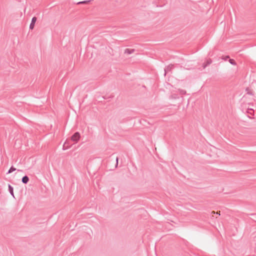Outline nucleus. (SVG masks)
<instances>
[{"label":"nucleus","instance_id":"nucleus-5","mask_svg":"<svg viewBox=\"0 0 256 256\" xmlns=\"http://www.w3.org/2000/svg\"><path fill=\"white\" fill-rule=\"evenodd\" d=\"M174 68L173 64H169L164 68V76L166 75V72L170 71Z\"/></svg>","mask_w":256,"mask_h":256},{"label":"nucleus","instance_id":"nucleus-9","mask_svg":"<svg viewBox=\"0 0 256 256\" xmlns=\"http://www.w3.org/2000/svg\"><path fill=\"white\" fill-rule=\"evenodd\" d=\"M247 112L251 114L252 116L254 115V110L253 108H250V106H248L247 108Z\"/></svg>","mask_w":256,"mask_h":256},{"label":"nucleus","instance_id":"nucleus-11","mask_svg":"<svg viewBox=\"0 0 256 256\" xmlns=\"http://www.w3.org/2000/svg\"><path fill=\"white\" fill-rule=\"evenodd\" d=\"M16 170V168H14L13 166H12L9 169L7 174H10V173L15 171Z\"/></svg>","mask_w":256,"mask_h":256},{"label":"nucleus","instance_id":"nucleus-10","mask_svg":"<svg viewBox=\"0 0 256 256\" xmlns=\"http://www.w3.org/2000/svg\"><path fill=\"white\" fill-rule=\"evenodd\" d=\"M212 62V60L210 59L207 60L206 64H204L203 67L205 68L208 65H210Z\"/></svg>","mask_w":256,"mask_h":256},{"label":"nucleus","instance_id":"nucleus-17","mask_svg":"<svg viewBox=\"0 0 256 256\" xmlns=\"http://www.w3.org/2000/svg\"><path fill=\"white\" fill-rule=\"evenodd\" d=\"M220 212H212V213H214V214H218V216H220Z\"/></svg>","mask_w":256,"mask_h":256},{"label":"nucleus","instance_id":"nucleus-15","mask_svg":"<svg viewBox=\"0 0 256 256\" xmlns=\"http://www.w3.org/2000/svg\"><path fill=\"white\" fill-rule=\"evenodd\" d=\"M246 90L248 92H247V94H246V96H252V95H253L252 92H250V91H249V89H248V88H247L246 89Z\"/></svg>","mask_w":256,"mask_h":256},{"label":"nucleus","instance_id":"nucleus-16","mask_svg":"<svg viewBox=\"0 0 256 256\" xmlns=\"http://www.w3.org/2000/svg\"><path fill=\"white\" fill-rule=\"evenodd\" d=\"M222 58L224 60H226L230 58V56H222Z\"/></svg>","mask_w":256,"mask_h":256},{"label":"nucleus","instance_id":"nucleus-1","mask_svg":"<svg viewBox=\"0 0 256 256\" xmlns=\"http://www.w3.org/2000/svg\"><path fill=\"white\" fill-rule=\"evenodd\" d=\"M243 102L245 104H248V106H250L252 104L253 102L254 101V98H248V96L244 95L242 98Z\"/></svg>","mask_w":256,"mask_h":256},{"label":"nucleus","instance_id":"nucleus-2","mask_svg":"<svg viewBox=\"0 0 256 256\" xmlns=\"http://www.w3.org/2000/svg\"><path fill=\"white\" fill-rule=\"evenodd\" d=\"M80 137V135L79 132H76L72 136H71V140L74 142H77Z\"/></svg>","mask_w":256,"mask_h":256},{"label":"nucleus","instance_id":"nucleus-14","mask_svg":"<svg viewBox=\"0 0 256 256\" xmlns=\"http://www.w3.org/2000/svg\"><path fill=\"white\" fill-rule=\"evenodd\" d=\"M91 1V0H84V1H82V2H78L77 3L78 4H88V3L89 2H90Z\"/></svg>","mask_w":256,"mask_h":256},{"label":"nucleus","instance_id":"nucleus-6","mask_svg":"<svg viewBox=\"0 0 256 256\" xmlns=\"http://www.w3.org/2000/svg\"><path fill=\"white\" fill-rule=\"evenodd\" d=\"M135 50H136L134 49L126 48L124 50V53L125 54H130L134 53L135 52Z\"/></svg>","mask_w":256,"mask_h":256},{"label":"nucleus","instance_id":"nucleus-12","mask_svg":"<svg viewBox=\"0 0 256 256\" xmlns=\"http://www.w3.org/2000/svg\"><path fill=\"white\" fill-rule=\"evenodd\" d=\"M229 62L230 64L234 65V66H236V62H235V60H234V59H230V58L229 59Z\"/></svg>","mask_w":256,"mask_h":256},{"label":"nucleus","instance_id":"nucleus-18","mask_svg":"<svg viewBox=\"0 0 256 256\" xmlns=\"http://www.w3.org/2000/svg\"><path fill=\"white\" fill-rule=\"evenodd\" d=\"M118 158L117 157L116 158V166H118Z\"/></svg>","mask_w":256,"mask_h":256},{"label":"nucleus","instance_id":"nucleus-13","mask_svg":"<svg viewBox=\"0 0 256 256\" xmlns=\"http://www.w3.org/2000/svg\"><path fill=\"white\" fill-rule=\"evenodd\" d=\"M178 91L179 92L180 94L184 95V94H186V91L184 90L178 89Z\"/></svg>","mask_w":256,"mask_h":256},{"label":"nucleus","instance_id":"nucleus-4","mask_svg":"<svg viewBox=\"0 0 256 256\" xmlns=\"http://www.w3.org/2000/svg\"><path fill=\"white\" fill-rule=\"evenodd\" d=\"M37 18L36 16H34L32 18L31 22L30 25V29L32 30L34 28V24L36 21Z\"/></svg>","mask_w":256,"mask_h":256},{"label":"nucleus","instance_id":"nucleus-8","mask_svg":"<svg viewBox=\"0 0 256 256\" xmlns=\"http://www.w3.org/2000/svg\"><path fill=\"white\" fill-rule=\"evenodd\" d=\"M8 191H9L10 193L14 198L13 187L10 184H8Z\"/></svg>","mask_w":256,"mask_h":256},{"label":"nucleus","instance_id":"nucleus-3","mask_svg":"<svg viewBox=\"0 0 256 256\" xmlns=\"http://www.w3.org/2000/svg\"><path fill=\"white\" fill-rule=\"evenodd\" d=\"M72 140H66L65 142L64 143L63 145V150H66L68 149L70 147V146L72 144L71 143Z\"/></svg>","mask_w":256,"mask_h":256},{"label":"nucleus","instance_id":"nucleus-7","mask_svg":"<svg viewBox=\"0 0 256 256\" xmlns=\"http://www.w3.org/2000/svg\"><path fill=\"white\" fill-rule=\"evenodd\" d=\"M29 181V178L27 176H24L22 178V182L24 184H26Z\"/></svg>","mask_w":256,"mask_h":256}]
</instances>
